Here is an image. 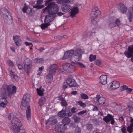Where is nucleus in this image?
I'll list each match as a JSON object with an SVG mask.
<instances>
[{
    "instance_id": "nucleus-1",
    "label": "nucleus",
    "mask_w": 133,
    "mask_h": 133,
    "mask_svg": "<svg viewBox=\"0 0 133 133\" xmlns=\"http://www.w3.org/2000/svg\"><path fill=\"white\" fill-rule=\"evenodd\" d=\"M84 52V49L78 48L75 50H71L66 51L62 58V60H65L70 58L72 63L77 62L81 59L82 54Z\"/></svg>"
},
{
    "instance_id": "nucleus-2",
    "label": "nucleus",
    "mask_w": 133,
    "mask_h": 133,
    "mask_svg": "<svg viewBox=\"0 0 133 133\" xmlns=\"http://www.w3.org/2000/svg\"><path fill=\"white\" fill-rule=\"evenodd\" d=\"M3 88L2 89V94L3 97L2 98L5 102L6 103V99L7 98V96H10L11 95L15 93L16 91V88L15 86L12 85L8 86L6 84H5Z\"/></svg>"
},
{
    "instance_id": "nucleus-3",
    "label": "nucleus",
    "mask_w": 133,
    "mask_h": 133,
    "mask_svg": "<svg viewBox=\"0 0 133 133\" xmlns=\"http://www.w3.org/2000/svg\"><path fill=\"white\" fill-rule=\"evenodd\" d=\"M11 123L10 128L13 130L14 133H25L24 129L21 128L22 126L21 122L16 117H13Z\"/></svg>"
},
{
    "instance_id": "nucleus-4",
    "label": "nucleus",
    "mask_w": 133,
    "mask_h": 133,
    "mask_svg": "<svg viewBox=\"0 0 133 133\" xmlns=\"http://www.w3.org/2000/svg\"><path fill=\"white\" fill-rule=\"evenodd\" d=\"M59 10L58 5L54 2L49 3L47 6L43 9V12H46L47 11L49 15H55Z\"/></svg>"
},
{
    "instance_id": "nucleus-5",
    "label": "nucleus",
    "mask_w": 133,
    "mask_h": 133,
    "mask_svg": "<svg viewBox=\"0 0 133 133\" xmlns=\"http://www.w3.org/2000/svg\"><path fill=\"white\" fill-rule=\"evenodd\" d=\"M0 13L3 16L5 22L7 21V23L8 24L12 23L13 19L11 16L10 15L9 11L5 8H3L0 10Z\"/></svg>"
},
{
    "instance_id": "nucleus-6",
    "label": "nucleus",
    "mask_w": 133,
    "mask_h": 133,
    "mask_svg": "<svg viewBox=\"0 0 133 133\" xmlns=\"http://www.w3.org/2000/svg\"><path fill=\"white\" fill-rule=\"evenodd\" d=\"M101 14L100 11L97 8L93 9L91 13V15L92 19L91 22L94 25H96L98 22L97 17Z\"/></svg>"
},
{
    "instance_id": "nucleus-7",
    "label": "nucleus",
    "mask_w": 133,
    "mask_h": 133,
    "mask_svg": "<svg viewBox=\"0 0 133 133\" xmlns=\"http://www.w3.org/2000/svg\"><path fill=\"white\" fill-rule=\"evenodd\" d=\"M58 68L57 65L54 64L52 65L50 67L49 73L46 76L47 80L50 82L53 79V74L56 72V70Z\"/></svg>"
},
{
    "instance_id": "nucleus-8",
    "label": "nucleus",
    "mask_w": 133,
    "mask_h": 133,
    "mask_svg": "<svg viewBox=\"0 0 133 133\" xmlns=\"http://www.w3.org/2000/svg\"><path fill=\"white\" fill-rule=\"evenodd\" d=\"M30 101L27 102V100L24 99H22L21 103V107L22 108H23V107H27L26 111V117L28 120H29L31 119V109L30 106L28 105L30 103Z\"/></svg>"
},
{
    "instance_id": "nucleus-9",
    "label": "nucleus",
    "mask_w": 133,
    "mask_h": 133,
    "mask_svg": "<svg viewBox=\"0 0 133 133\" xmlns=\"http://www.w3.org/2000/svg\"><path fill=\"white\" fill-rule=\"evenodd\" d=\"M63 69H61V68L59 69L60 72H63L64 70L68 73H71L74 72L76 69V67L75 66L68 63L63 64Z\"/></svg>"
},
{
    "instance_id": "nucleus-10",
    "label": "nucleus",
    "mask_w": 133,
    "mask_h": 133,
    "mask_svg": "<svg viewBox=\"0 0 133 133\" xmlns=\"http://www.w3.org/2000/svg\"><path fill=\"white\" fill-rule=\"evenodd\" d=\"M32 61L28 58H26L24 62V68L25 71L28 74L32 66Z\"/></svg>"
},
{
    "instance_id": "nucleus-11",
    "label": "nucleus",
    "mask_w": 133,
    "mask_h": 133,
    "mask_svg": "<svg viewBox=\"0 0 133 133\" xmlns=\"http://www.w3.org/2000/svg\"><path fill=\"white\" fill-rule=\"evenodd\" d=\"M124 55L128 58H130L133 55V45H129L128 49L124 52Z\"/></svg>"
},
{
    "instance_id": "nucleus-12",
    "label": "nucleus",
    "mask_w": 133,
    "mask_h": 133,
    "mask_svg": "<svg viewBox=\"0 0 133 133\" xmlns=\"http://www.w3.org/2000/svg\"><path fill=\"white\" fill-rule=\"evenodd\" d=\"M95 102L98 104L102 105L105 102V99L102 97H101L99 95H97L96 97L94 98Z\"/></svg>"
},
{
    "instance_id": "nucleus-13",
    "label": "nucleus",
    "mask_w": 133,
    "mask_h": 133,
    "mask_svg": "<svg viewBox=\"0 0 133 133\" xmlns=\"http://www.w3.org/2000/svg\"><path fill=\"white\" fill-rule=\"evenodd\" d=\"M23 12L26 13L28 14L29 16H32L34 15V12L32 11V8L25 5L22 9Z\"/></svg>"
},
{
    "instance_id": "nucleus-14",
    "label": "nucleus",
    "mask_w": 133,
    "mask_h": 133,
    "mask_svg": "<svg viewBox=\"0 0 133 133\" xmlns=\"http://www.w3.org/2000/svg\"><path fill=\"white\" fill-rule=\"evenodd\" d=\"M66 128V126L63 123L62 124H58L55 126L56 130L59 133H63Z\"/></svg>"
},
{
    "instance_id": "nucleus-15",
    "label": "nucleus",
    "mask_w": 133,
    "mask_h": 133,
    "mask_svg": "<svg viewBox=\"0 0 133 133\" xmlns=\"http://www.w3.org/2000/svg\"><path fill=\"white\" fill-rule=\"evenodd\" d=\"M103 120L107 123L111 121L110 123L112 124H113L115 122L112 116L109 114H107V116L103 118Z\"/></svg>"
},
{
    "instance_id": "nucleus-16",
    "label": "nucleus",
    "mask_w": 133,
    "mask_h": 133,
    "mask_svg": "<svg viewBox=\"0 0 133 133\" xmlns=\"http://www.w3.org/2000/svg\"><path fill=\"white\" fill-rule=\"evenodd\" d=\"M70 14L71 18L75 17L76 15L79 12V9L77 7H74L71 10Z\"/></svg>"
},
{
    "instance_id": "nucleus-17",
    "label": "nucleus",
    "mask_w": 133,
    "mask_h": 133,
    "mask_svg": "<svg viewBox=\"0 0 133 133\" xmlns=\"http://www.w3.org/2000/svg\"><path fill=\"white\" fill-rule=\"evenodd\" d=\"M118 8L122 13H126L127 11V7L123 3L121 2L118 4Z\"/></svg>"
},
{
    "instance_id": "nucleus-18",
    "label": "nucleus",
    "mask_w": 133,
    "mask_h": 133,
    "mask_svg": "<svg viewBox=\"0 0 133 133\" xmlns=\"http://www.w3.org/2000/svg\"><path fill=\"white\" fill-rule=\"evenodd\" d=\"M61 9L64 12H69L71 9V6L68 4H63L61 6Z\"/></svg>"
},
{
    "instance_id": "nucleus-19",
    "label": "nucleus",
    "mask_w": 133,
    "mask_h": 133,
    "mask_svg": "<svg viewBox=\"0 0 133 133\" xmlns=\"http://www.w3.org/2000/svg\"><path fill=\"white\" fill-rule=\"evenodd\" d=\"M43 0H38L37 1V5L33 6V7L34 8H36L38 9H41L44 8V5L41 4L43 3Z\"/></svg>"
},
{
    "instance_id": "nucleus-20",
    "label": "nucleus",
    "mask_w": 133,
    "mask_h": 133,
    "mask_svg": "<svg viewBox=\"0 0 133 133\" xmlns=\"http://www.w3.org/2000/svg\"><path fill=\"white\" fill-rule=\"evenodd\" d=\"M96 31V28H93L91 30L87 31H85L83 34V36L84 37L89 36L91 35L92 33H95Z\"/></svg>"
},
{
    "instance_id": "nucleus-21",
    "label": "nucleus",
    "mask_w": 133,
    "mask_h": 133,
    "mask_svg": "<svg viewBox=\"0 0 133 133\" xmlns=\"http://www.w3.org/2000/svg\"><path fill=\"white\" fill-rule=\"evenodd\" d=\"M57 120L55 118L54 116H51L50 117L47 122L46 123V124L49 123L51 125H54L57 123Z\"/></svg>"
},
{
    "instance_id": "nucleus-22",
    "label": "nucleus",
    "mask_w": 133,
    "mask_h": 133,
    "mask_svg": "<svg viewBox=\"0 0 133 133\" xmlns=\"http://www.w3.org/2000/svg\"><path fill=\"white\" fill-rule=\"evenodd\" d=\"M50 15H47L45 17V19L44 22V23H49L53 21L54 19L53 17L51 16Z\"/></svg>"
},
{
    "instance_id": "nucleus-23",
    "label": "nucleus",
    "mask_w": 133,
    "mask_h": 133,
    "mask_svg": "<svg viewBox=\"0 0 133 133\" xmlns=\"http://www.w3.org/2000/svg\"><path fill=\"white\" fill-rule=\"evenodd\" d=\"M13 39L14 41L16 44L17 46L21 45L19 41L20 40V36H13Z\"/></svg>"
},
{
    "instance_id": "nucleus-24",
    "label": "nucleus",
    "mask_w": 133,
    "mask_h": 133,
    "mask_svg": "<svg viewBox=\"0 0 133 133\" xmlns=\"http://www.w3.org/2000/svg\"><path fill=\"white\" fill-rule=\"evenodd\" d=\"M100 83H107V76L105 75H102L99 77Z\"/></svg>"
},
{
    "instance_id": "nucleus-25",
    "label": "nucleus",
    "mask_w": 133,
    "mask_h": 133,
    "mask_svg": "<svg viewBox=\"0 0 133 133\" xmlns=\"http://www.w3.org/2000/svg\"><path fill=\"white\" fill-rule=\"evenodd\" d=\"M79 86L77 84H67V85H64L63 87L65 89L68 87H78Z\"/></svg>"
},
{
    "instance_id": "nucleus-26",
    "label": "nucleus",
    "mask_w": 133,
    "mask_h": 133,
    "mask_svg": "<svg viewBox=\"0 0 133 133\" xmlns=\"http://www.w3.org/2000/svg\"><path fill=\"white\" fill-rule=\"evenodd\" d=\"M75 81L72 77H69L66 79L64 83H75Z\"/></svg>"
},
{
    "instance_id": "nucleus-27",
    "label": "nucleus",
    "mask_w": 133,
    "mask_h": 133,
    "mask_svg": "<svg viewBox=\"0 0 133 133\" xmlns=\"http://www.w3.org/2000/svg\"><path fill=\"white\" fill-rule=\"evenodd\" d=\"M108 25L111 28L116 27L115 24V23L114 20V18H111L110 19Z\"/></svg>"
},
{
    "instance_id": "nucleus-28",
    "label": "nucleus",
    "mask_w": 133,
    "mask_h": 133,
    "mask_svg": "<svg viewBox=\"0 0 133 133\" xmlns=\"http://www.w3.org/2000/svg\"><path fill=\"white\" fill-rule=\"evenodd\" d=\"M62 123L65 125L69 124L70 122V120L68 117H65L62 121Z\"/></svg>"
},
{
    "instance_id": "nucleus-29",
    "label": "nucleus",
    "mask_w": 133,
    "mask_h": 133,
    "mask_svg": "<svg viewBox=\"0 0 133 133\" xmlns=\"http://www.w3.org/2000/svg\"><path fill=\"white\" fill-rule=\"evenodd\" d=\"M71 0H56L57 3L58 4H62L64 3H69Z\"/></svg>"
},
{
    "instance_id": "nucleus-30",
    "label": "nucleus",
    "mask_w": 133,
    "mask_h": 133,
    "mask_svg": "<svg viewBox=\"0 0 133 133\" xmlns=\"http://www.w3.org/2000/svg\"><path fill=\"white\" fill-rule=\"evenodd\" d=\"M57 115L58 117L61 118H63L66 115L65 111L62 110L58 113Z\"/></svg>"
},
{
    "instance_id": "nucleus-31",
    "label": "nucleus",
    "mask_w": 133,
    "mask_h": 133,
    "mask_svg": "<svg viewBox=\"0 0 133 133\" xmlns=\"http://www.w3.org/2000/svg\"><path fill=\"white\" fill-rule=\"evenodd\" d=\"M46 98L45 97H42L39 99L38 103L40 105H42L43 104L46 102Z\"/></svg>"
},
{
    "instance_id": "nucleus-32",
    "label": "nucleus",
    "mask_w": 133,
    "mask_h": 133,
    "mask_svg": "<svg viewBox=\"0 0 133 133\" xmlns=\"http://www.w3.org/2000/svg\"><path fill=\"white\" fill-rule=\"evenodd\" d=\"M30 95L28 94H26L24 95L22 99L27 100V102L30 101Z\"/></svg>"
},
{
    "instance_id": "nucleus-33",
    "label": "nucleus",
    "mask_w": 133,
    "mask_h": 133,
    "mask_svg": "<svg viewBox=\"0 0 133 133\" xmlns=\"http://www.w3.org/2000/svg\"><path fill=\"white\" fill-rule=\"evenodd\" d=\"M128 12H129V14L128 15V19L129 20L130 22H131L132 19L133 15L132 12L130 11V9H129Z\"/></svg>"
},
{
    "instance_id": "nucleus-34",
    "label": "nucleus",
    "mask_w": 133,
    "mask_h": 133,
    "mask_svg": "<svg viewBox=\"0 0 133 133\" xmlns=\"http://www.w3.org/2000/svg\"><path fill=\"white\" fill-rule=\"evenodd\" d=\"M51 24L50 23H45L44 24L43 23L41 24V27L42 30H43L47 28L48 26L50 25Z\"/></svg>"
},
{
    "instance_id": "nucleus-35",
    "label": "nucleus",
    "mask_w": 133,
    "mask_h": 133,
    "mask_svg": "<svg viewBox=\"0 0 133 133\" xmlns=\"http://www.w3.org/2000/svg\"><path fill=\"white\" fill-rule=\"evenodd\" d=\"M72 119H74V121L75 123L79 122L81 120V118L79 117H77L75 115H73V116Z\"/></svg>"
},
{
    "instance_id": "nucleus-36",
    "label": "nucleus",
    "mask_w": 133,
    "mask_h": 133,
    "mask_svg": "<svg viewBox=\"0 0 133 133\" xmlns=\"http://www.w3.org/2000/svg\"><path fill=\"white\" fill-rule=\"evenodd\" d=\"M43 60V59L42 58H37L34 59V62L36 63L42 62Z\"/></svg>"
},
{
    "instance_id": "nucleus-37",
    "label": "nucleus",
    "mask_w": 133,
    "mask_h": 133,
    "mask_svg": "<svg viewBox=\"0 0 133 133\" xmlns=\"http://www.w3.org/2000/svg\"><path fill=\"white\" fill-rule=\"evenodd\" d=\"M10 74L11 75V77L12 78V79L16 81V78H17L18 76L17 75L15 74V72L11 71V72Z\"/></svg>"
},
{
    "instance_id": "nucleus-38",
    "label": "nucleus",
    "mask_w": 133,
    "mask_h": 133,
    "mask_svg": "<svg viewBox=\"0 0 133 133\" xmlns=\"http://www.w3.org/2000/svg\"><path fill=\"white\" fill-rule=\"evenodd\" d=\"M74 64L76 66L80 68H83L85 67L84 65L81 62H76Z\"/></svg>"
},
{
    "instance_id": "nucleus-39",
    "label": "nucleus",
    "mask_w": 133,
    "mask_h": 133,
    "mask_svg": "<svg viewBox=\"0 0 133 133\" xmlns=\"http://www.w3.org/2000/svg\"><path fill=\"white\" fill-rule=\"evenodd\" d=\"M96 59V55H93L92 54L90 55L89 57V60L90 62L95 61Z\"/></svg>"
},
{
    "instance_id": "nucleus-40",
    "label": "nucleus",
    "mask_w": 133,
    "mask_h": 133,
    "mask_svg": "<svg viewBox=\"0 0 133 133\" xmlns=\"http://www.w3.org/2000/svg\"><path fill=\"white\" fill-rule=\"evenodd\" d=\"M80 95L81 98L83 99H87L88 98V96L85 94L82 93Z\"/></svg>"
},
{
    "instance_id": "nucleus-41",
    "label": "nucleus",
    "mask_w": 133,
    "mask_h": 133,
    "mask_svg": "<svg viewBox=\"0 0 133 133\" xmlns=\"http://www.w3.org/2000/svg\"><path fill=\"white\" fill-rule=\"evenodd\" d=\"M114 22L115 24L116 27L117 26H119V25L120 23V21L119 19H116L115 21H114Z\"/></svg>"
},
{
    "instance_id": "nucleus-42",
    "label": "nucleus",
    "mask_w": 133,
    "mask_h": 133,
    "mask_svg": "<svg viewBox=\"0 0 133 133\" xmlns=\"http://www.w3.org/2000/svg\"><path fill=\"white\" fill-rule=\"evenodd\" d=\"M112 84V90L116 89L119 87V84Z\"/></svg>"
},
{
    "instance_id": "nucleus-43",
    "label": "nucleus",
    "mask_w": 133,
    "mask_h": 133,
    "mask_svg": "<svg viewBox=\"0 0 133 133\" xmlns=\"http://www.w3.org/2000/svg\"><path fill=\"white\" fill-rule=\"evenodd\" d=\"M127 130L130 133H131L133 131V128L131 126H128L127 128Z\"/></svg>"
},
{
    "instance_id": "nucleus-44",
    "label": "nucleus",
    "mask_w": 133,
    "mask_h": 133,
    "mask_svg": "<svg viewBox=\"0 0 133 133\" xmlns=\"http://www.w3.org/2000/svg\"><path fill=\"white\" fill-rule=\"evenodd\" d=\"M7 63L8 65L12 67L14 66V63L12 61L9 59L7 61Z\"/></svg>"
},
{
    "instance_id": "nucleus-45",
    "label": "nucleus",
    "mask_w": 133,
    "mask_h": 133,
    "mask_svg": "<svg viewBox=\"0 0 133 133\" xmlns=\"http://www.w3.org/2000/svg\"><path fill=\"white\" fill-rule=\"evenodd\" d=\"M95 63L98 66H100L102 64V62L100 60H96L95 62Z\"/></svg>"
},
{
    "instance_id": "nucleus-46",
    "label": "nucleus",
    "mask_w": 133,
    "mask_h": 133,
    "mask_svg": "<svg viewBox=\"0 0 133 133\" xmlns=\"http://www.w3.org/2000/svg\"><path fill=\"white\" fill-rule=\"evenodd\" d=\"M128 88V87L126 85H124L121 87V91H123L126 90Z\"/></svg>"
},
{
    "instance_id": "nucleus-47",
    "label": "nucleus",
    "mask_w": 133,
    "mask_h": 133,
    "mask_svg": "<svg viewBox=\"0 0 133 133\" xmlns=\"http://www.w3.org/2000/svg\"><path fill=\"white\" fill-rule=\"evenodd\" d=\"M61 104L62 106H64L65 107H66L68 105L66 101L65 100L62 101L61 102Z\"/></svg>"
},
{
    "instance_id": "nucleus-48",
    "label": "nucleus",
    "mask_w": 133,
    "mask_h": 133,
    "mask_svg": "<svg viewBox=\"0 0 133 133\" xmlns=\"http://www.w3.org/2000/svg\"><path fill=\"white\" fill-rule=\"evenodd\" d=\"M87 127L88 130H91L93 128V126L91 124H87Z\"/></svg>"
},
{
    "instance_id": "nucleus-49",
    "label": "nucleus",
    "mask_w": 133,
    "mask_h": 133,
    "mask_svg": "<svg viewBox=\"0 0 133 133\" xmlns=\"http://www.w3.org/2000/svg\"><path fill=\"white\" fill-rule=\"evenodd\" d=\"M78 104L80 105L83 108H84L86 107L85 104L82 102L81 101H79L78 102Z\"/></svg>"
},
{
    "instance_id": "nucleus-50",
    "label": "nucleus",
    "mask_w": 133,
    "mask_h": 133,
    "mask_svg": "<svg viewBox=\"0 0 133 133\" xmlns=\"http://www.w3.org/2000/svg\"><path fill=\"white\" fill-rule=\"evenodd\" d=\"M18 68L19 70H23V67L22 65L19 64L17 65Z\"/></svg>"
},
{
    "instance_id": "nucleus-51",
    "label": "nucleus",
    "mask_w": 133,
    "mask_h": 133,
    "mask_svg": "<svg viewBox=\"0 0 133 133\" xmlns=\"http://www.w3.org/2000/svg\"><path fill=\"white\" fill-rule=\"evenodd\" d=\"M81 129L78 127H77L76 128V133H81Z\"/></svg>"
},
{
    "instance_id": "nucleus-52",
    "label": "nucleus",
    "mask_w": 133,
    "mask_h": 133,
    "mask_svg": "<svg viewBox=\"0 0 133 133\" xmlns=\"http://www.w3.org/2000/svg\"><path fill=\"white\" fill-rule=\"evenodd\" d=\"M128 107L129 111H133V104L131 105H128Z\"/></svg>"
},
{
    "instance_id": "nucleus-53",
    "label": "nucleus",
    "mask_w": 133,
    "mask_h": 133,
    "mask_svg": "<svg viewBox=\"0 0 133 133\" xmlns=\"http://www.w3.org/2000/svg\"><path fill=\"white\" fill-rule=\"evenodd\" d=\"M24 44L26 45V46H29L31 45V46L32 47L33 46V44L32 43L28 42H24Z\"/></svg>"
},
{
    "instance_id": "nucleus-54",
    "label": "nucleus",
    "mask_w": 133,
    "mask_h": 133,
    "mask_svg": "<svg viewBox=\"0 0 133 133\" xmlns=\"http://www.w3.org/2000/svg\"><path fill=\"white\" fill-rule=\"evenodd\" d=\"M112 84H110L108 85V88L110 90H112Z\"/></svg>"
},
{
    "instance_id": "nucleus-55",
    "label": "nucleus",
    "mask_w": 133,
    "mask_h": 133,
    "mask_svg": "<svg viewBox=\"0 0 133 133\" xmlns=\"http://www.w3.org/2000/svg\"><path fill=\"white\" fill-rule=\"evenodd\" d=\"M86 112V110H83L78 112L77 113V114L79 115H82L84 114V113Z\"/></svg>"
},
{
    "instance_id": "nucleus-56",
    "label": "nucleus",
    "mask_w": 133,
    "mask_h": 133,
    "mask_svg": "<svg viewBox=\"0 0 133 133\" xmlns=\"http://www.w3.org/2000/svg\"><path fill=\"white\" fill-rule=\"evenodd\" d=\"M132 90L133 89H132L128 88H128L126 90V91L128 93H130Z\"/></svg>"
},
{
    "instance_id": "nucleus-57",
    "label": "nucleus",
    "mask_w": 133,
    "mask_h": 133,
    "mask_svg": "<svg viewBox=\"0 0 133 133\" xmlns=\"http://www.w3.org/2000/svg\"><path fill=\"white\" fill-rule=\"evenodd\" d=\"M121 130L122 132L123 133H126L127 132L125 128L124 127H123V128Z\"/></svg>"
},
{
    "instance_id": "nucleus-58",
    "label": "nucleus",
    "mask_w": 133,
    "mask_h": 133,
    "mask_svg": "<svg viewBox=\"0 0 133 133\" xmlns=\"http://www.w3.org/2000/svg\"><path fill=\"white\" fill-rule=\"evenodd\" d=\"M64 14V13L61 12H59L57 14V15L59 16H61L63 15Z\"/></svg>"
},
{
    "instance_id": "nucleus-59",
    "label": "nucleus",
    "mask_w": 133,
    "mask_h": 133,
    "mask_svg": "<svg viewBox=\"0 0 133 133\" xmlns=\"http://www.w3.org/2000/svg\"><path fill=\"white\" fill-rule=\"evenodd\" d=\"M44 69V66H42L41 67H39L38 68V69H39V70L41 72Z\"/></svg>"
},
{
    "instance_id": "nucleus-60",
    "label": "nucleus",
    "mask_w": 133,
    "mask_h": 133,
    "mask_svg": "<svg viewBox=\"0 0 133 133\" xmlns=\"http://www.w3.org/2000/svg\"><path fill=\"white\" fill-rule=\"evenodd\" d=\"M1 106L3 107H5L6 106V104L4 102H2L0 103Z\"/></svg>"
},
{
    "instance_id": "nucleus-61",
    "label": "nucleus",
    "mask_w": 133,
    "mask_h": 133,
    "mask_svg": "<svg viewBox=\"0 0 133 133\" xmlns=\"http://www.w3.org/2000/svg\"><path fill=\"white\" fill-rule=\"evenodd\" d=\"M38 94L40 96H42L43 95V93L41 91H38Z\"/></svg>"
},
{
    "instance_id": "nucleus-62",
    "label": "nucleus",
    "mask_w": 133,
    "mask_h": 133,
    "mask_svg": "<svg viewBox=\"0 0 133 133\" xmlns=\"http://www.w3.org/2000/svg\"><path fill=\"white\" fill-rule=\"evenodd\" d=\"M77 94V92L76 91H74L71 92V94L74 95H76Z\"/></svg>"
},
{
    "instance_id": "nucleus-63",
    "label": "nucleus",
    "mask_w": 133,
    "mask_h": 133,
    "mask_svg": "<svg viewBox=\"0 0 133 133\" xmlns=\"http://www.w3.org/2000/svg\"><path fill=\"white\" fill-rule=\"evenodd\" d=\"M76 110V108H73L71 109V112L72 113L75 112H76V111L75 110Z\"/></svg>"
},
{
    "instance_id": "nucleus-64",
    "label": "nucleus",
    "mask_w": 133,
    "mask_h": 133,
    "mask_svg": "<svg viewBox=\"0 0 133 133\" xmlns=\"http://www.w3.org/2000/svg\"><path fill=\"white\" fill-rule=\"evenodd\" d=\"M98 110V108L95 106H94V108L93 109V111H97Z\"/></svg>"
}]
</instances>
